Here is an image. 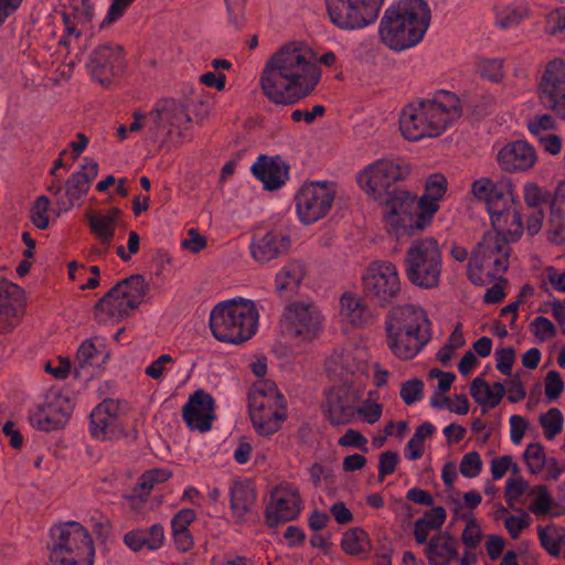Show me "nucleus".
Wrapping results in <instances>:
<instances>
[{
  "label": "nucleus",
  "mask_w": 565,
  "mask_h": 565,
  "mask_svg": "<svg viewBox=\"0 0 565 565\" xmlns=\"http://www.w3.org/2000/svg\"><path fill=\"white\" fill-rule=\"evenodd\" d=\"M316 51L306 41L280 45L266 61L260 76L265 96L276 104L294 103L308 96L320 81Z\"/></svg>",
  "instance_id": "nucleus-1"
},
{
  "label": "nucleus",
  "mask_w": 565,
  "mask_h": 565,
  "mask_svg": "<svg viewBox=\"0 0 565 565\" xmlns=\"http://www.w3.org/2000/svg\"><path fill=\"white\" fill-rule=\"evenodd\" d=\"M459 116V99L447 90L408 104L399 116L402 136L411 141L440 136Z\"/></svg>",
  "instance_id": "nucleus-2"
},
{
  "label": "nucleus",
  "mask_w": 565,
  "mask_h": 565,
  "mask_svg": "<svg viewBox=\"0 0 565 565\" xmlns=\"http://www.w3.org/2000/svg\"><path fill=\"white\" fill-rule=\"evenodd\" d=\"M430 24V9L424 0H394L380 22L381 41L393 51L417 45Z\"/></svg>",
  "instance_id": "nucleus-3"
},
{
  "label": "nucleus",
  "mask_w": 565,
  "mask_h": 565,
  "mask_svg": "<svg viewBox=\"0 0 565 565\" xmlns=\"http://www.w3.org/2000/svg\"><path fill=\"white\" fill-rule=\"evenodd\" d=\"M386 344L402 361L416 358L430 340V322L426 311L417 306L393 308L385 320Z\"/></svg>",
  "instance_id": "nucleus-4"
},
{
  "label": "nucleus",
  "mask_w": 565,
  "mask_h": 565,
  "mask_svg": "<svg viewBox=\"0 0 565 565\" xmlns=\"http://www.w3.org/2000/svg\"><path fill=\"white\" fill-rule=\"evenodd\" d=\"M259 310L255 301L233 298L217 303L210 313L213 337L224 343L241 344L257 332Z\"/></svg>",
  "instance_id": "nucleus-5"
},
{
  "label": "nucleus",
  "mask_w": 565,
  "mask_h": 565,
  "mask_svg": "<svg viewBox=\"0 0 565 565\" xmlns=\"http://www.w3.org/2000/svg\"><path fill=\"white\" fill-rule=\"evenodd\" d=\"M364 385L359 382L351 385H337L331 387L326 395L324 413L333 425L352 423L355 415L367 424H375L381 419L383 405L374 398L376 393L370 392L369 398L360 406L353 407L363 394Z\"/></svg>",
  "instance_id": "nucleus-6"
},
{
  "label": "nucleus",
  "mask_w": 565,
  "mask_h": 565,
  "mask_svg": "<svg viewBox=\"0 0 565 565\" xmlns=\"http://www.w3.org/2000/svg\"><path fill=\"white\" fill-rule=\"evenodd\" d=\"M248 413L255 431L260 436H270L281 428L287 418V405L275 383L258 380L252 385Z\"/></svg>",
  "instance_id": "nucleus-7"
},
{
  "label": "nucleus",
  "mask_w": 565,
  "mask_h": 565,
  "mask_svg": "<svg viewBox=\"0 0 565 565\" xmlns=\"http://www.w3.org/2000/svg\"><path fill=\"white\" fill-rule=\"evenodd\" d=\"M510 247L497 234L486 233L471 250L467 276L479 286L502 277L509 266Z\"/></svg>",
  "instance_id": "nucleus-8"
},
{
  "label": "nucleus",
  "mask_w": 565,
  "mask_h": 565,
  "mask_svg": "<svg viewBox=\"0 0 565 565\" xmlns=\"http://www.w3.org/2000/svg\"><path fill=\"white\" fill-rule=\"evenodd\" d=\"M443 255L438 242L426 236L414 241L405 256L408 280L424 289L436 288L440 282Z\"/></svg>",
  "instance_id": "nucleus-9"
},
{
  "label": "nucleus",
  "mask_w": 565,
  "mask_h": 565,
  "mask_svg": "<svg viewBox=\"0 0 565 565\" xmlns=\"http://www.w3.org/2000/svg\"><path fill=\"white\" fill-rule=\"evenodd\" d=\"M409 173L411 168L403 160L381 158L360 169L355 174V182L369 199L382 203L392 194L390 189L405 180Z\"/></svg>",
  "instance_id": "nucleus-10"
},
{
  "label": "nucleus",
  "mask_w": 565,
  "mask_h": 565,
  "mask_svg": "<svg viewBox=\"0 0 565 565\" xmlns=\"http://www.w3.org/2000/svg\"><path fill=\"white\" fill-rule=\"evenodd\" d=\"M147 284L141 276H131L114 286L95 306L100 323H113L129 316L142 302Z\"/></svg>",
  "instance_id": "nucleus-11"
},
{
  "label": "nucleus",
  "mask_w": 565,
  "mask_h": 565,
  "mask_svg": "<svg viewBox=\"0 0 565 565\" xmlns=\"http://www.w3.org/2000/svg\"><path fill=\"white\" fill-rule=\"evenodd\" d=\"M191 117L185 106L174 99H163L149 111V140L179 143L186 137Z\"/></svg>",
  "instance_id": "nucleus-12"
},
{
  "label": "nucleus",
  "mask_w": 565,
  "mask_h": 565,
  "mask_svg": "<svg viewBox=\"0 0 565 565\" xmlns=\"http://www.w3.org/2000/svg\"><path fill=\"white\" fill-rule=\"evenodd\" d=\"M383 203L385 224L398 238L412 236L431 224L429 220L423 221V210L417 209L416 195L408 191L396 190Z\"/></svg>",
  "instance_id": "nucleus-13"
},
{
  "label": "nucleus",
  "mask_w": 565,
  "mask_h": 565,
  "mask_svg": "<svg viewBox=\"0 0 565 565\" xmlns=\"http://www.w3.org/2000/svg\"><path fill=\"white\" fill-rule=\"evenodd\" d=\"M362 290L379 306H387L402 291V280L396 265L390 260L371 262L361 275Z\"/></svg>",
  "instance_id": "nucleus-14"
},
{
  "label": "nucleus",
  "mask_w": 565,
  "mask_h": 565,
  "mask_svg": "<svg viewBox=\"0 0 565 565\" xmlns=\"http://www.w3.org/2000/svg\"><path fill=\"white\" fill-rule=\"evenodd\" d=\"M330 21L341 30H360L374 23L384 0H324Z\"/></svg>",
  "instance_id": "nucleus-15"
},
{
  "label": "nucleus",
  "mask_w": 565,
  "mask_h": 565,
  "mask_svg": "<svg viewBox=\"0 0 565 565\" xmlns=\"http://www.w3.org/2000/svg\"><path fill=\"white\" fill-rule=\"evenodd\" d=\"M335 188L331 182H308L298 190L296 213L302 224L309 225L323 218L332 207Z\"/></svg>",
  "instance_id": "nucleus-16"
},
{
  "label": "nucleus",
  "mask_w": 565,
  "mask_h": 565,
  "mask_svg": "<svg viewBox=\"0 0 565 565\" xmlns=\"http://www.w3.org/2000/svg\"><path fill=\"white\" fill-rule=\"evenodd\" d=\"M369 358L365 347L350 343L330 354L326 369L332 376L343 379L342 385L363 383Z\"/></svg>",
  "instance_id": "nucleus-17"
},
{
  "label": "nucleus",
  "mask_w": 565,
  "mask_h": 565,
  "mask_svg": "<svg viewBox=\"0 0 565 565\" xmlns=\"http://www.w3.org/2000/svg\"><path fill=\"white\" fill-rule=\"evenodd\" d=\"M50 535V552L95 557L93 537L79 522L67 521L55 524Z\"/></svg>",
  "instance_id": "nucleus-18"
},
{
  "label": "nucleus",
  "mask_w": 565,
  "mask_h": 565,
  "mask_svg": "<svg viewBox=\"0 0 565 565\" xmlns=\"http://www.w3.org/2000/svg\"><path fill=\"white\" fill-rule=\"evenodd\" d=\"M322 316L316 306L295 302L286 308L282 327L297 341L307 343L317 338L321 330Z\"/></svg>",
  "instance_id": "nucleus-19"
},
{
  "label": "nucleus",
  "mask_w": 565,
  "mask_h": 565,
  "mask_svg": "<svg viewBox=\"0 0 565 565\" xmlns=\"http://www.w3.org/2000/svg\"><path fill=\"white\" fill-rule=\"evenodd\" d=\"M303 508L297 487L282 483L276 487L266 505L265 516L269 526L295 520Z\"/></svg>",
  "instance_id": "nucleus-20"
},
{
  "label": "nucleus",
  "mask_w": 565,
  "mask_h": 565,
  "mask_svg": "<svg viewBox=\"0 0 565 565\" xmlns=\"http://www.w3.org/2000/svg\"><path fill=\"white\" fill-rule=\"evenodd\" d=\"M470 192L476 200L484 203L488 214L515 201L516 195L514 184L508 178L493 180L481 177L472 182Z\"/></svg>",
  "instance_id": "nucleus-21"
},
{
  "label": "nucleus",
  "mask_w": 565,
  "mask_h": 565,
  "mask_svg": "<svg viewBox=\"0 0 565 565\" xmlns=\"http://www.w3.org/2000/svg\"><path fill=\"white\" fill-rule=\"evenodd\" d=\"M542 97L547 106L565 119V61L553 58L541 81Z\"/></svg>",
  "instance_id": "nucleus-22"
},
{
  "label": "nucleus",
  "mask_w": 565,
  "mask_h": 565,
  "mask_svg": "<svg viewBox=\"0 0 565 565\" xmlns=\"http://www.w3.org/2000/svg\"><path fill=\"white\" fill-rule=\"evenodd\" d=\"M495 160L501 170L505 172H525L536 164L537 153L526 140L519 139L500 146L495 153Z\"/></svg>",
  "instance_id": "nucleus-23"
},
{
  "label": "nucleus",
  "mask_w": 565,
  "mask_h": 565,
  "mask_svg": "<svg viewBox=\"0 0 565 565\" xmlns=\"http://www.w3.org/2000/svg\"><path fill=\"white\" fill-rule=\"evenodd\" d=\"M290 247L289 234L285 226H276L253 236L249 250L257 263H267L286 253Z\"/></svg>",
  "instance_id": "nucleus-24"
},
{
  "label": "nucleus",
  "mask_w": 565,
  "mask_h": 565,
  "mask_svg": "<svg viewBox=\"0 0 565 565\" xmlns=\"http://www.w3.org/2000/svg\"><path fill=\"white\" fill-rule=\"evenodd\" d=\"M182 417L191 430L209 431L215 419L214 398L203 390L195 391L182 407Z\"/></svg>",
  "instance_id": "nucleus-25"
},
{
  "label": "nucleus",
  "mask_w": 565,
  "mask_h": 565,
  "mask_svg": "<svg viewBox=\"0 0 565 565\" xmlns=\"http://www.w3.org/2000/svg\"><path fill=\"white\" fill-rule=\"evenodd\" d=\"M118 414L119 403L117 401L108 398L98 404L90 414V435L97 440L118 438L121 434Z\"/></svg>",
  "instance_id": "nucleus-26"
},
{
  "label": "nucleus",
  "mask_w": 565,
  "mask_h": 565,
  "mask_svg": "<svg viewBox=\"0 0 565 565\" xmlns=\"http://www.w3.org/2000/svg\"><path fill=\"white\" fill-rule=\"evenodd\" d=\"M518 204V195H515V201L503 204V207L489 213L494 230L490 233L497 234L505 244L518 241L523 233V222Z\"/></svg>",
  "instance_id": "nucleus-27"
},
{
  "label": "nucleus",
  "mask_w": 565,
  "mask_h": 565,
  "mask_svg": "<svg viewBox=\"0 0 565 565\" xmlns=\"http://www.w3.org/2000/svg\"><path fill=\"white\" fill-rule=\"evenodd\" d=\"M523 459L531 475L541 476L547 481L557 480L565 472V461L547 457L544 447L539 443L526 446Z\"/></svg>",
  "instance_id": "nucleus-28"
},
{
  "label": "nucleus",
  "mask_w": 565,
  "mask_h": 565,
  "mask_svg": "<svg viewBox=\"0 0 565 565\" xmlns=\"http://www.w3.org/2000/svg\"><path fill=\"white\" fill-rule=\"evenodd\" d=\"M22 290L14 284L0 281V333L12 331L23 315Z\"/></svg>",
  "instance_id": "nucleus-29"
},
{
  "label": "nucleus",
  "mask_w": 565,
  "mask_h": 565,
  "mask_svg": "<svg viewBox=\"0 0 565 565\" xmlns=\"http://www.w3.org/2000/svg\"><path fill=\"white\" fill-rule=\"evenodd\" d=\"M121 61V50L118 46L102 45L90 54L87 67L92 76L102 85L109 83L115 76Z\"/></svg>",
  "instance_id": "nucleus-30"
},
{
  "label": "nucleus",
  "mask_w": 565,
  "mask_h": 565,
  "mask_svg": "<svg viewBox=\"0 0 565 565\" xmlns=\"http://www.w3.org/2000/svg\"><path fill=\"white\" fill-rule=\"evenodd\" d=\"M98 163L92 158H84L81 170L72 174L66 182L67 203H58L60 210L72 209L89 190L92 181L98 174Z\"/></svg>",
  "instance_id": "nucleus-31"
},
{
  "label": "nucleus",
  "mask_w": 565,
  "mask_h": 565,
  "mask_svg": "<svg viewBox=\"0 0 565 565\" xmlns=\"http://www.w3.org/2000/svg\"><path fill=\"white\" fill-rule=\"evenodd\" d=\"M448 191L447 178L441 173L428 175L424 183V192L417 199V209L423 210L422 218L433 223L435 214L440 209V203Z\"/></svg>",
  "instance_id": "nucleus-32"
},
{
  "label": "nucleus",
  "mask_w": 565,
  "mask_h": 565,
  "mask_svg": "<svg viewBox=\"0 0 565 565\" xmlns=\"http://www.w3.org/2000/svg\"><path fill=\"white\" fill-rule=\"evenodd\" d=\"M85 218L90 233L98 238L102 244L109 247L115 237L116 228L120 224L121 211L118 207L100 212L89 210L86 212Z\"/></svg>",
  "instance_id": "nucleus-33"
},
{
  "label": "nucleus",
  "mask_w": 565,
  "mask_h": 565,
  "mask_svg": "<svg viewBox=\"0 0 565 565\" xmlns=\"http://www.w3.org/2000/svg\"><path fill=\"white\" fill-rule=\"evenodd\" d=\"M252 172L267 190L279 189L288 179V170L280 158L262 156L252 166Z\"/></svg>",
  "instance_id": "nucleus-34"
},
{
  "label": "nucleus",
  "mask_w": 565,
  "mask_h": 565,
  "mask_svg": "<svg viewBox=\"0 0 565 565\" xmlns=\"http://www.w3.org/2000/svg\"><path fill=\"white\" fill-rule=\"evenodd\" d=\"M341 320L352 327L361 328L373 320V313L364 299L354 292H344L340 298Z\"/></svg>",
  "instance_id": "nucleus-35"
},
{
  "label": "nucleus",
  "mask_w": 565,
  "mask_h": 565,
  "mask_svg": "<svg viewBox=\"0 0 565 565\" xmlns=\"http://www.w3.org/2000/svg\"><path fill=\"white\" fill-rule=\"evenodd\" d=\"M94 3L92 0H71V11L64 13L65 36L62 42L67 43L70 38H78L83 29L94 17Z\"/></svg>",
  "instance_id": "nucleus-36"
},
{
  "label": "nucleus",
  "mask_w": 565,
  "mask_h": 565,
  "mask_svg": "<svg viewBox=\"0 0 565 565\" xmlns=\"http://www.w3.org/2000/svg\"><path fill=\"white\" fill-rule=\"evenodd\" d=\"M162 525L153 524L148 529H136L125 534L124 543L134 552L156 551L163 545Z\"/></svg>",
  "instance_id": "nucleus-37"
},
{
  "label": "nucleus",
  "mask_w": 565,
  "mask_h": 565,
  "mask_svg": "<svg viewBox=\"0 0 565 565\" xmlns=\"http://www.w3.org/2000/svg\"><path fill=\"white\" fill-rule=\"evenodd\" d=\"M231 494V509L234 518L239 522H245L252 514L256 493L254 487L247 481L235 482L230 491Z\"/></svg>",
  "instance_id": "nucleus-38"
},
{
  "label": "nucleus",
  "mask_w": 565,
  "mask_h": 565,
  "mask_svg": "<svg viewBox=\"0 0 565 565\" xmlns=\"http://www.w3.org/2000/svg\"><path fill=\"white\" fill-rule=\"evenodd\" d=\"M458 555L456 540L448 533L434 536L426 550L429 565H450Z\"/></svg>",
  "instance_id": "nucleus-39"
},
{
  "label": "nucleus",
  "mask_w": 565,
  "mask_h": 565,
  "mask_svg": "<svg viewBox=\"0 0 565 565\" xmlns=\"http://www.w3.org/2000/svg\"><path fill=\"white\" fill-rule=\"evenodd\" d=\"M470 394L483 412L497 407L505 394L502 383L495 382L490 385L481 377H476L470 384Z\"/></svg>",
  "instance_id": "nucleus-40"
},
{
  "label": "nucleus",
  "mask_w": 565,
  "mask_h": 565,
  "mask_svg": "<svg viewBox=\"0 0 565 565\" xmlns=\"http://www.w3.org/2000/svg\"><path fill=\"white\" fill-rule=\"evenodd\" d=\"M530 499L529 511L536 515L542 516H558L559 513L555 512V502L548 488L545 484H537L527 491Z\"/></svg>",
  "instance_id": "nucleus-41"
},
{
  "label": "nucleus",
  "mask_w": 565,
  "mask_h": 565,
  "mask_svg": "<svg viewBox=\"0 0 565 565\" xmlns=\"http://www.w3.org/2000/svg\"><path fill=\"white\" fill-rule=\"evenodd\" d=\"M447 518L446 510L441 507H435L417 519L414 524V535L418 544L426 543L430 532L438 530L445 523Z\"/></svg>",
  "instance_id": "nucleus-42"
},
{
  "label": "nucleus",
  "mask_w": 565,
  "mask_h": 565,
  "mask_svg": "<svg viewBox=\"0 0 565 565\" xmlns=\"http://www.w3.org/2000/svg\"><path fill=\"white\" fill-rule=\"evenodd\" d=\"M108 359L109 353L102 340L85 341L77 351V360L82 369H99Z\"/></svg>",
  "instance_id": "nucleus-43"
},
{
  "label": "nucleus",
  "mask_w": 565,
  "mask_h": 565,
  "mask_svg": "<svg viewBox=\"0 0 565 565\" xmlns=\"http://www.w3.org/2000/svg\"><path fill=\"white\" fill-rule=\"evenodd\" d=\"M495 25L501 29H511L520 24L529 15L525 3H501L495 6Z\"/></svg>",
  "instance_id": "nucleus-44"
},
{
  "label": "nucleus",
  "mask_w": 565,
  "mask_h": 565,
  "mask_svg": "<svg viewBox=\"0 0 565 565\" xmlns=\"http://www.w3.org/2000/svg\"><path fill=\"white\" fill-rule=\"evenodd\" d=\"M302 278V265L298 262H289L276 275V290L278 292L291 291L298 287Z\"/></svg>",
  "instance_id": "nucleus-45"
},
{
  "label": "nucleus",
  "mask_w": 565,
  "mask_h": 565,
  "mask_svg": "<svg viewBox=\"0 0 565 565\" xmlns=\"http://www.w3.org/2000/svg\"><path fill=\"white\" fill-rule=\"evenodd\" d=\"M537 536L543 548L552 556H558L565 540V531L555 524L537 526Z\"/></svg>",
  "instance_id": "nucleus-46"
},
{
  "label": "nucleus",
  "mask_w": 565,
  "mask_h": 565,
  "mask_svg": "<svg viewBox=\"0 0 565 565\" xmlns=\"http://www.w3.org/2000/svg\"><path fill=\"white\" fill-rule=\"evenodd\" d=\"M341 546L348 554L360 555L371 548V542L367 533L363 529L354 527L343 534Z\"/></svg>",
  "instance_id": "nucleus-47"
},
{
  "label": "nucleus",
  "mask_w": 565,
  "mask_h": 565,
  "mask_svg": "<svg viewBox=\"0 0 565 565\" xmlns=\"http://www.w3.org/2000/svg\"><path fill=\"white\" fill-rule=\"evenodd\" d=\"M460 540L467 550H476L484 537L483 525L473 515H463Z\"/></svg>",
  "instance_id": "nucleus-48"
},
{
  "label": "nucleus",
  "mask_w": 565,
  "mask_h": 565,
  "mask_svg": "<svg viewBox=\"0 0 565 565\" xmlns=\"http://www.w3.org/2000/svg\"><path fill=\"white\" fill-rule=\"evenodd\" d=\"M436 428L430 423L419 425L406 445L405 455L411 460L419 459L424 454L425 441L433 436Z\"/></svg>",
  "instance_id": "nucleus-49"
},
{
  "label": "nucleus",
  "mask_w": 565,
  "mask_h": 565,
  "mask_svg": "<svg viewBox=\"0 0 565 565\" xmlns=\"http://www.w3.org/2000/svg\"><path fill=\"white\" fill-rule=\"evenodd\" d=\"M132 121L130 125H118L116 127L115 137L119 142L132 138V135L139 134L142 130L146 131V136L149 139V113L145 114L140 110L132 113Z\"/></svg>",
  "instance_id": "nucleus-50"
},
{
  "label": "nucleus",
  "mask_w": 565,
  "mask_h": 565,
  "mask_svg": "<svg viewBox=\"0 0 565 565\" xmlns=\"http://www.w3.org/2000/svg\"><path fill=\"white\" fill-rule=\"evenodd\" d=\"M44 404L53 412L55 419L65 425L73 411L71 398L60 391H51L46 395Z\"/></svg>",
  "instance_id": "nucleus-51"
},
{
  "label": "nucleus",
  "mask_w": 565,
  "mask_h": 565,
  "mask_svg": "<svg viewBox=\"0 0 565 565\" xmlns=\"http://www.w3.org/2000/svg\"><path fill=\"white\" fill-rule=\"evenodd\" d=\"M523 200L527 207L533 210L543 209L548 202L551 194L533 181H526L522 188Z\"/></svg>",
  "instance_id": "nucleus-52"
},
{
  "label": "nucleus",
  "mask_w": 565,
  "mask_h": 565,
  "mask_svg": "<svg viewBox=\"0 0 565 565\" xmlns=\"http://www.w3.org/2000/svg\"><path fill=\"white\" fill-rule=\"evenodd\" d=\"M539 422L547 440H553L563 430L564 417L557 408H550L541 414Z\"/></svg>",
  "instance_id": "nucleus-53"
},
{
  "label": "nucleus",
  "mask_w": 565,
  "mask_h": 565,
  "mask_svg": "<svg viewBox=\"0 0 565 565\" xmlns=\"http://www.w3.org/2000/svg\"><path fill=\"white\" fill-rule=\"evenodd\" d=\"M55 418L56 417L53 415V412H51L50 408L43 404L31 414L30 422L33 427L40 430L50 431L64 426Z\"/></svg>",
  "instance_id": "nucleus-54"
},
{
  "label": "nucleus",
  "mask_w": 565,
  "mask_h": 565,
  "mask_svg": "<svg viewBox=\"0 0 565 565\" xmlns=\"http://www.w3.org/2000/svg\"><path fill=\"white\" fill-rule=\"evenodd\" d=\"M465 337L460 330V326H457L451 332L449 339L445 345L438 351L436 358L443 364L447 365L455 356L456 352L465 345Z\"/></svg>",
  "instance_id": "nucleus-55"
},
{
  "label": "nucleus",
  "mask_w": 565,
  "mask_h": 565,
  "mask_svg": "<svg viewBox=\"0 0 565 565\" xmlns=\"http://www.w3.org/2000/svg\"><path fill=\"white\" fill-rule=\"evenodd\" d=\"M175 360L170 354H161L145 369V374L158 382H162L173 370Z\"/></svg>",
  "instance_id": "nucleus-56"
},
{
  "label": "nucleus",
  "mask_w": 565,
  "mask_h": 565,
  "mask_svg": "<svg viewBox=\"0 0 565 565\" xmlns=\"http://www.w3.org/2000/svg\"><path fill=\"white\" fill-rule=\"evenodd\" d=\"M529 329L539 342L548 341L556 335V327L550 319L543 316L534 318Z\"/></svg>",
  "instance_id": "nucleus-57"
},
{
  "label": "nucleus",
  "mask_w": 565,
  "mask_h": 565,
  "mask_svg": "<svg viewBox=\"0 0 565 565\" xmlns=\"http://www.w3.org/2000/svg\"><path fill=\"white\" fill-rule=\"evenodd\" d=\"M424 382L411 379L401 384L399 395L406 405L415 404L424 397Z\"/></svg>",
  "instance_id": "nucleus-58"
},
{
  "label": "nucleus",
  "mask_w": 565,
  "mask_h": 565,
  "mask_svg": "<svg viewBox=\"0 0 565 565\" xmlns=\"http://www.w3.org/2000/svg\"><path fill=\"white\" fill-rule=\"evenodd\" d=\"M482 470V460L477 451L463 455L459 465V471L465 478H476Z\"/></svg>",
  "instance_id": "nucleus-59"
},
{
  "label": "nucleus",
  "mask_w": 565,
  "mask_h": 565,
  "mask_svg": "<svg viewBox=\"0 0 565 565\" xmlns=\"http://www.w3.org/2000/svg\"><path fill=\"white\" fill-rule=\"evenodd\" d=\"M480 75L492 82L499 83L503 78V62L499 58H487L479 63Z\"/></svg>",
  "instance_id": "nucleus-60"
},
{
  "label": "nucleus",
  "mask_w": 565,
  "mask_h": 565,
  "mask_svg": "<svg viewBox=\"0 0 565 565\" xmlns=\"http://www.w3.org/2000/svg\"><path fill=\"white\" fill-rule=\"evenodd\" d=\"M49 210H50V201L46 196H40L34 202L31 212V218L35 227L40 230H45L49 226Z\"/></svg>",
  "instance_id": "nucleus-61"
},
{
  "label": "nucleus",
  "mask_w": 565,
  "mask_h": 565,
  "mask_svg": "<svg viewBox=\"0 0 565 565\" xmlns=\"http://www.w3.org/2000/svg\"><path fill=\"white\" fill-rule=\"evenodd\" d=\"M93 556L50 552L49 565H94Z\"/></svg>",
  "instance_id": "nucleus-62"
},
{
  "label": "nucleus",
  "mask_w": 565,
  "mask_h": 565,
  "mask_svg": "<svg viewBox=\"0 0 565 565\" xmlns=\"http://www.w3.org/2000/svg\"><path fill=\"white\" fill-rule=\"evenodd\" d=\"M530 524L531 518L527 513L509 515L504 519V527L513 540H516Z\"/></svg>",
  "instance_id": "nucleus-63"
},
{
  "label": "nucleus",
  "mask_w": 565,
  "mask_h": 565,
  "mask_svg": "<svg viewBox=\"0 0 565 565\" xmlns=\"http://www.w3.org/2000/svg\"><path fill=\"white\" fill-rule=\"evenodd\" d=\"M545 29L551 34H561L565 38V7L547 14Z\"/></svg>",
  "instance_id": "nucleus-64"
}]
</instances>
